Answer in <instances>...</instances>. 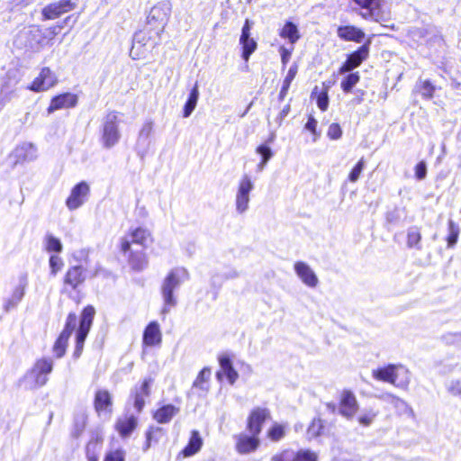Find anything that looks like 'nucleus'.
<instances>
[{
	"label": "nucleus",
	"mask_w": 461,
	"mask_h": 461,
	"mask_svg": "<svg viewBox=\"0 0 461 461\" xmlns=\"http://www.w3.org/2000/svg\"><path fill=\"white\" fill-rule=\"evenodd\" d=\"M211 375L212 369L208 366L203 367L194 380L193 387L202 391H208Z\"/></svg>",
	"instance_id": "nucleus-38"
},
{
	"label": "nucleus",
	"mask_w": 461,
	"mask_h": 461,
	"mask_svg": "<svg viewBox=\"0 0 461 461\" xmlns=\"http://www.w3.org/2000/svg\"><path fill=\"white\" fill-rule=\"evenodd\" d=\"M24 291H25V285H17L14 290V297L16 299V300H21L22 297L23 296L24 294Z\"/></svg>",
	"instance_id": "nucleus-57"
},
{
	"label": "nucleus",
	"mask_w": 461,
	"mask_h": 461,
	"mask_svg": "<svg viewBox=\"0 0 461 461\" xmlns=\"http://www.w3.org/2000/svg\"><path fill=\"white\" fill-rule=\"evenodd\" d=\"M326 406L332 411L336 410V404L333 402H328Z\"/></svg>",
	"instance_id": "nucleus-61"
},
{
	"label": "nucleus",
	"mask_w": 461,
	"mask_h": 461,
	"mask_svg": "<svg viewBox=\"0 0 461 461\" xmlns=\"http://www.w3.org/2000/svg\"><path fill=\"white\" fill-rule=\"evenodd\" d=\"M272 461H295V451L290 448L284 449L274 455Z\"/></svg>",
	"instance_id": "nucleus-52"
},
{
	"label": "nucleus",
	"mask_w": 461,
	"mask_h": 461,
	"mask_svg": "<svg viewBox=\"0 0 461 461\" xmlns=\"http://www.w3.org/2000/svg\"><path fill=\"white\" fill-rule=\"evenodd\" d=\"M338 408L339 413L348 420H351L357 414L359 404L355 393L351 390L344 389L340 392Z\"/></svg>",
	"instance_id": "nucleus-16"
},
{
	"label": "nucleus",
	"mask_w": 461,
	"mask_h": 461,
	"mask_svg": "<svg viewBox=\"0 0 461 461\" xmlns=\"http://www.w3.org/2000/svg\"><path fill=\"white\" fill-rule=\"evenodd\" d=\"M171 13L170 5L159 2L154 5L146 18V24L160 32H164Z\"/></svg>",
	"instance_id": "nucleus-9"
},
{
	"label": "nucleus",
	"mask_w": 461,
	"mask_h": 461,
	"mask_svg": "<svg viewBox=\"0 0 461 461\" xmlns=\"http://www.w3.org/2000/svg\"><path fill=\"white\" fill-rule=\"evenodd\" d=\"M279 51H280V55H281L282 64L284 66H285L288 63V61H289V59L291 58L293 48L291 50H288V49H286V48L282 46L279 49Z\"/></svg>",
	"instance_id": "nucleus-56"
},
{
	"label": "nucleus",
	"mask_w": 461,
	"mask_h": 461,
	"mask_svg": "<svg viewBox=\"0 0 461 461\" xmlns=\"http://www.w3.org/2000/svg\"><path fill=\"white\" fill-rule=\"evenodd\" d=\"M67 20H68V17H66V19H64V22L62 23L64 24V23L67 22Z\"/></svg>",
	"instance_id": "nucleus-64"
},
{
	"label": "nucleus",
	"mask_w": 461,
	"mask_h": 461,
	"mask_svg": "<svg viewBox=\"0 0 461 461\" xmlns=\"http://www.w3.org/2000/svg\"><path fill=\"white\" fill-rule=\"evenodd\" d=\"M415 177L418 180H422L426 177L427 175V164L425 161L421 160L416 164L414 167Z\"/></svg>",
	"instance_id": "nucleus-55"
},
{
	"label": "nucleus",
	"mask_w": 461,
	"mask_h": 461,
	"mask_svg": "<svg viewBox=\"0 0 461 461\" xmlns=\"http://www.w3.org/2000/svg\"><path fill=\"white\" fill-rule=\"evenodd\" d=\"M377 416V411L373 410L366 411L357 417V421L364 427L370 426Z\"/></svg>",
	"instance_id": "nucleus-50"
},
{
	"label": "nucleus",
	"mask_w": 461,
	"mask_h": 461,
	"mask_svg": "<svg viewBox=\"0 0 461 461\" xmlns=\"http://www.w3.org/2000/svg\"><path fill=\"white\" fill-rule=\"evenodd\" d=\"M153 241L151 231L142 226L131 228L127 234L121 238L119 250L126 258L132 271L141 272L148 267L149 258L144 249Z\"/></svg>",
	"instance_id": "nucleus-2"
},
{
	"label": "nucleus",
	"mask_w": 461,
	"mask_h": 461,
	"mask_svg": "<svg viewBox=\"0 0 461 461\" xmlns=\"http://www.w3.org/2000/svg\"><path fill=\"white\" fill-rule=\"evenodd\" d=\"M162 343V332L158 321H152L144 328L142 334V351L146 348L159 347Z\"/></svg>",
	"instance_id": "nucleus-17"
},
{
	"label": "nucleus",
	"mask_w": 461,
	"mask_h": 461,
	"mask_svg": "<svg viewBox=\"0 0 461 461\" xmlns=\"http://www.w3.org/2000/svg\"><path fill=\"white\" fill-rule=\"evenodd\" d=\"M304 129L314 136V140L320 135L317 131V121L312 114L308 115Z\"/></svg>",
	"instance_id": "nucleus-54"
},
{
	"label": "nucleus",
	"mask_w": 461,
	"mask_h": 461,
	"mask_svg": "<svg viewBox=\"0 0 461 461\" xmlns=\"http://www.w3.org/2000/svg\"><path fill=\"white\" fill-rule=\"evenodd\" d=\"M359 9L364 12L361 16L367 20L378 14L381 9V0H351Z\"/></svg>",
	"instance_id": "nucleus-28"
},
{
	"label": "nucleus",
	"mask_w": 461,
	"mask_h": 461,
	"mask_svg": "<svg viewBox=\"0 0 461 461\" xmlns=\"http://www.w3.org/2000/svg\"><path fill=\"white\" fill-rule=\"evenodd\" d=\"M58 83V78L55 73L49 67L41 68L38 76L27 86L26 89L40 93L47 91Z\"/></svg>",
	"instance_id": "nucleus-13"
},
{
	"label": "nucleus",
	"mask_w": 461,
	"mask_h": 461,
	"mask_svg": "<svg viewBox=\"0 0 461 461\" xmlns=\"http://www.w3.org/2000/svg\"><path fill=\"white\" fill-rule=\"evenodd\" d=\"M375 380L388 383L398 388H407L410 384V373L402 365L388 364L372 371Z\"/></svg>",
	"instance_id": "nucleus-5"
},
{
	"label": "nucleus",
	"mask_w": 461,
	"mask_h": 461,
	"mask_svg": "<svg viewBox=\"0 0 461 461\" xmlns=\"http://www.w3.org/2000/svg\"><path fill=\"white\" fill-rule=\"evenodd\" d=\"M203 440L198 430L194 429L190 432L187 444L176 455V460L191 457L197 454L203 447Z\"/></svg>",
	"instance_id": "nucleus-22"
},
{
	"label": "nucleus",
	"mask_w": 461,
	"mask_h": 461,
	"mask_svg": "<svg viewBox=\"0 0 461 461\" xmlns=\"http://www.w3.org/2000/svg\"><path fill=\"white\" fill-rule=\"evenodd\" d=\"M272 419L271 411L266 407L252 408L246 419V429L258 436L262 433L265 424Z\"/></svg>",
	"instance_id": "nucleus-10"
},
{
	"label": "nucleus",
	"mask_w": 461,
	"mask_h": 461,
	"mask_svg": "<svg viewBox=\"0 0 461 461\" xmlns=\"http://www.w3.org/2000/svg\"><path fill=\"white\" fill-rule=\"evenodd\" d=\"M77 103L78 97L76 94L70 92L59 94L51 97L50 104L47 107V113H52L57 110L73 108L77 106Z\"/></svg>",
	"instance_id": "nucleus-20"
},
{
	"label": "nucleus",
	"mask_w": 461,
	"mask_h": 461,
	"mask_svg": "<svg viewBox=\"0 0 461 461\" xmlns=\"http://www.w3.org/2000/svg\"><path fill=\"white\" fill-rule=\"evenodd\" d=\"M289 430V427L286 423H281L275 421L266 431V438L270 442H279L284 439Z\"/></svg>",
	"instance_id": "nucleus-31"
},
{
	"label": "nucleus",
	"mask_w": 461,
	"mask_h": 461,
	"mask_svg": "<svg viewBox=\"0 0 461 461\" xmlns=\"http://www.w3.org/2000/svg\"><path fill=\"white\" fill-rule=\"evenodd\" d=\"M77 0H59L50 3L41 9L43 21L55 20L62 14L71 12L77 7Z\"/></svg>",
	"instance_id": "nucleus-14"
},
{
	"label": "nucleus",
	"mask_w": 461,
	"mask_h": 461,
	"mask_svg": "<svg viewBox=\"0 0 461 461\" xmlns=\"http://www.w3.org/2000/svg\"><path fill=\"white\" fill-rule=\"evenodd\" d=\"M86 427V419H77L75 420L73 423V428L70 433L71 438L77 439L80 438Z\"/></svg>",
	"instance_id": "nucleus-49"
},
{
	"label": "nucleus",
	"mask_w": 461,
	"mask_h": 461,
	"mask_svg": "<svg viewBox=\"0 0 461 461\" xmlns=\"http://www.w3.org/2000/svg\"><path fill=\"white\" fill-rule=\"evenodd\" d=\"M323 89L318 92V86H315L312 92L311 97L316 99L319 109L325 112L329 108V88L330 86L325 82L322 83Z\"/></svg>",
	"instance_id": "nucleus-34"
},
{
	"label": "nucleus",
	"mask_w": 461,
	"mask_h": 461,
	"mask_svg": "<svg viewBox=\"0 0 461 461\" xmlns=\"http://www.w3.org/2000/svg\"><path fill=\"white\" fill-rule=\"evenodd\" d=\"M179 413V408L173 404H165L158 407L153 413L152 418L159 424L168 423Z\"/></svg>",
	"instance_id": "nucleus-30"
},
{
	"label": "nucleus",
	"mask_w": 461,
	"mask_h": 461,
	"mask_svg": "<svg viewBox=\"0 0 461 461\" xmlns=\"http://www.w3.org/2000/svg\"><path fill=\"white\" fill-rule=\"evenodd\" d=\"M63 29V23H57L48 27L45 32L38 24H32L29 27L28 39L31 43L34 42L38 49L52 46L55 38Z\"/></svg>",
	"instance_id": "nucleus-7"
},
{
	"label": "nucleus",
	"mask_w": 461,
	"mask_h": 461,
	"mask_svg": "<svg viewBox=\"0 0 461 461\" xmlns=\"http://www.w3.org/2000/svg\"><path fill=\"white\" fill-rule=\"evenodd\" d=\"M289 112H290V105H288V104H287V105H285V106L283 108V110L281 111V113H280V117H281L282 119H283V118H285V117L288 114V113H289Z\"/></svg>",
	"instance_id": "nucleus-59"
},
{
	"label": "nucleus",
	"mask_w": 461,
	"mask_h": 461,
	"mask_svg": "<svg viewBox=\"0 0 461 461\" xmlns=\"http://www.w3.org/2000/svg\"><path fill=\"white\" fill-rule=\"evenodd\" d=\"M337 36L342 41L361 43L366 38L365 32L354 24H341L337 27Z\"/></svg>",
	"instance_id": "nucleus-21"
},
{
	"label": "nucleus",
	"mask_w": 461,
	"mask_h": 461,
	"mask_svg": "<svg viewBox=\"0 0 461 461\" xmlns=\"http://www.w3.org/2000/svg\"><path fill=\"white\" fill-rule=\"evenodd\" d=\"M153 384V378L145 377L140 384L135 385L130 394L133 408L137 412H141L145 407L146 399L150 395V386Z\"/></svg>",
	"instance_id": "nucleus-15"
},
{
	"label": "nucleus",
	"mask_w": 461,
	"mask_h": 461,
	"mask_svg": "<svg viewBox=\"0 0 461 461\" xmlns=\"http://www.w3.org/2000/svg\"><path fill=\"white\" fill-rule=\"evenodd\" d=\"M120 113L117 111H108L104 118L101 127L100 140L105 149H111L119 143L121 132L119 130Z\"/></svg>",
	"instance_id": "nucleus-6"
},
{
	"label": "nucleus",
	"mask_w": 461,
	"mask_h": 461,
	"mask_svg": "<svg viewBox=\"0 0 461 461\" xmlns=\"http://www.w3.org/2000/svg\"><path fill=\"white\" fill-rule=\"evenodd\" d=\"M93 408L98 417H111L113 412V396L106 388L95 390Z\"/></svg>",
	"instance_id": "nucleus-12"
},
{
	"label": "nucleus",
	"mask_w": 461,
	"mask_h": 461,
	"mask_svg": "<svg viewBox=\"0 0 461 461\" xmlns=\"http://www.w3.org/2000/svg\"><path fill=\"white\" fill-rule=\"evenodd\" d=\"M294 270L301 280L310 287H315L318 284V278L312 269L303 261H297L294 264Z\"/></svg>",
	"instance_id": "nucleus-27"
},
{
	"label": "nucleus",
	"mask_w": 461,
	"mask_h": 461,
	"mask_svg": "<svg viewBox=\"0 0 461 461\" xmlns=\"http://www.w3.org/2000/svg\"><path fill=\"white\" fill-rule=\"evenodd\" d=\"M421 231L418 226H411L407 230L406 244L410 249H421Z\"/></svg>",
	"instance_id": "nucleus-37"
},
{
	"label": "nucleus",
	"mask_w": 461,
	"mask_h": 461,
	"mask_svg": "<svg viewBox=\"0 0 461 461\" xmlns=\"http://www.w3.org/2000/svg\"><path fill=\"white\" fill-rule=\"evenodd\" d=\"M199 98V86L198 83L195 82L194 86L192 87L188 98L183 108V117L187 118L191 115L194 110L196 107L197 101Z\"/></svg>",
	"instance_id": "nucleus-36"
},
{
	"label": "nucleus",
	"mask_w": 461,
	"mask_h": 461,
	"mask_svg": "<svg viewBox=\"0 0 461 461\" xmlns=\"http://www.w3.org/2000/svg\"><path fill=\"white\" fill-rule=\"evenodd\" d=\"M447 230L448 234L446 240L447 242V247L452 248L457 242L459 236V227L454 221L449 220L447 221Z\"/></svg>",
	"instance_id": "nucleus-43"
},
{
	"label": "nucleus",
	"mask_w": 461,
	"mask_h": 461,
	"mask_svg": "<svg viewBox=\"0 0 461 461\" xmlns=\"http://www.w3.org/2000/svg\"><path fill=\"white\" fill-rule=\"evenodd\" d=\"M104 443V438L101 435L95 434L92 436L85 446V453L87 461H98L99 453Z\"/></svg>",
	"instance_id": "nucleus-29"
},
{
	"label": "nucleus",
	"mask_w": 461,
	"mask_h": 461,
	"mask_svg": "<svg viewBox=\"0 0 461 461\" xmlns=\"http://www.w3.org/2000/svg\"><path fill=\"white\" fill-rule=\"evenodd\" d=\"M90 192L89 185L86 182L81 181L77 184L66 199V205L71 211L80 207L86 200Z\"/></svg>",
	"instance_id": "nucleus-19"
},
{
	"label": "nucleus",
	"mask_w": 461,
	"mask_h": 461,
	"mask_svg": "<svg viewBox=\"0 0 461 461\" xmlns=\"http://www.w3.org/2000/svg\"><path fill=\"white\" fill-rule=\"evenodd\" d=\"M260 446V436L255 433L240 432L234 436V449L240 456L253 454Z\"/></svg>",
	"instance_id": "nucleus-11"
},
{
	"label": "nucleus",
	"mask_w": 461,
	"mask_h": 461,
	"mask_svg": "<svg viewBox=\"0 0 461 461\" xmlns=\"http://www.w3.org/2000/svg\"><path fill=\"white\" fill-rule=\"evenodd\" d=\"M319 455L317 452L309 449L303 448L295 451V461H318Z\"/></svg>",
	"instance_id": "nucleus-45"
},
{
	"label": "nucleus",
	"mask_w": 461,
	"mask_h": 461,
	"mask_svg": "<svg viewBox=\"0 0 461 461\" xmlns=\"http://www.w3.org/2000/svg\"><path fill=\"white\" fill-rule=\"evenodd\" d=\"M388 397H390L393 402H402L400 398L393 394H388Z\"/></svg>",
	"instance_id": "nucleus-60"
},
{
	"label": "nucleus",
	"mask_w": 461,
	"mask_h": 461,
	"mask_svg": "<svg viewBox=\"0 0 461 461\" xmlns=\"http://www.w3.org/2000/svg\"><path fill=\"white\" fill-rule=\"evenodd\" d=\"M50 274L56 276L63 267L64 263L60 257L58 255H51L49 259Z\"/></svg>",
	"instance_id": "nucleus-51"
},
{
	"label": "nucleus",
	"mask_w": 461,
	"mask_h": 461,
	"mask_svg": "<svg viewBox=\"0 0 461 461\" xmlns=\"http://www.w3.org/2000/svg\"><path fill=\"white\" fill-rule=\"evenodd\" d=\"M103 461H126V452L122 447L110 448L105 451Z\"/></svg>",
	"instance_id": "nucleus-42"
},
{
	"label": "nucleus",
	"mask_w": 461,
	"mask_h": 461,
	"mask_svg": "<svg viewBox=\"0 0 461 461\" xmlns=\"http://www.w3.org/2000/svg\"><path fill=\"white\" fill-rule=\"evenodd\" d=\"M278 35L288 41L290 44L296 43L301 39V33L297 25L292 21H286L279 29Z\"/></svg>",
	"instance_id": "nucleus-32"
},
{
	"label": "nucleus",
	"mask_w": 461,
	"mask_h": 461,
	"mask_svg": "<svg viewBox=\"0 0 461 461\" xmlns=\"http://www.w3.org/2000/svg\"><path fill=\"white\" fill-rule=\"evenodd\" d=\"M419 92L423 98L431 99L434 96L435 86L429 80H424L419 85Z\"/></svg>",
	"instance_id": "nucleus-47"
},
{
	"label": "nucleus",
	"mask_w": 461,
	"mask_h": 461,
	"mask_svg": "<svg viewBox=\"0 0 461 461\" xmlns=\"http://www.w3.org/2000/svg\"><path fill=\"white\" fill-rule=\"evenodd\" d=\"M358 95L354 98V102L357 104H361L364 101L365 91L358 90Z\"/></svg>",
	"instance_id": "nucleus-58"
},
{
	"label": "nucleus",
	"mask_w": 461,
	"mask_h": 461,
	"mask_svg": "<svg viewBox=\"0 0 461 461\" xmlns=\"http://www.w3.org/2000/svg\"><path fill=\"white\" fill-rule=\"evenodd\" d=\"M52 360L50 357H41L35 361L31 373L34 376L37 384L43 385L47 383V375L52 372Z\"/></svg>",
	"instance_id": "nucleus-23"
},
{
	"label": "nucleus",
	"mask_w": 461,
	"mask_h": 461,
	"mask_svg": "<svg viewBox=\"0 0 461 461\" xmlns=\"http://www.w3.org/2000/svg\"><path fill=\"white\" fill-rule=\"evenodd\" d=\"M219 364L221 371L226 375L228 382L230 384H233L238 380L239 374L234 369L230 358L226 355H222L219 357Z\"/></svg>",
	"instance_id": "nucleus-35"
},
{
	"label": "nucleus",
	"mask_w": 461,
	"mask_h": 461,
	"mask_svg": "<svg viewBox=\"0 0 461 461\" xmlns=\"http://www.w3.org/2000/svg\"><path fill=\"white\" fill-rule=\"evenodd\" d=\"M163 33L153 27L145 23V25L135 32L130 55L133 59H140L145 56L146 52L156 47Z\"/></svg>",
	"instance_id": "nucleus-4"
},
{
	"label": "nucleus",
	"mask_w": 461,
	"mask_h": 461,
	"mask_svg": "<svg viewBox=\"0 0 461 461\" xmlns=\"http://www.w3.org/2000/svg\"><path fill=\"white\" fill-rule=\"evenodd\" d=\"M95 313V308L92 304H87L80 312L79 319L73 312L67 315L63 330L52 346V352L56 358H61L66 355L69 338L74 331L76 332L75 348L72 356L75 359L81 357Z\"/></svg>",
	"instance_id": "nucleus-1"
},
{
	"label": "nucleus",
	"mask_w": 461,
	"mask_h": 461,
	"mask_svg": "<svg viewBox=\"0 0 461 461\" xmlns=\"http://www.w3.org/2000/svg\"><path fill=\"white\" fill-rule=\"evenodd\" d=\"M138 427V419L133 414L119 417L114 423V429L122 438H129Z\"/></svg>",
	"instance_id": "nucleus-25"
},
{
	"label": "nucleus",
	"mask_w": 461,
	"mask_h": 461,
	"mask_svg": "<svg viewBox=\"0 0 461 461\" xmlns=\"http://www.w3.org/2000/svg\"><path fill=\"white\" fill-rule=\"evenodd\" d=\"M256 152L261 156L260 167H264L272 158L273 152L267 144H260L256 148Z\"/></svg>",
	"instance_id": "nucleus-48"
},
{
	"label": "nucleus",
	"mask_w": 461,
	"mask_h": 461,
	"mask_svg": "<svg viewBox=\"0 0 461 461\" xmlns=\"http://www.w3.org/2000/svg\"><path fill=\"white\" fill-rule=\"evenodd\" d=\"M179 279L174 272L166 276L162 285V294L167 305H175L176 300L173 296L174 290L178 286Z\"/></svg>",
	"instance_id": "nucleus-26"
},
{
	"label": "nucleus",
	"mask_w": 461,
	"mask_h": 461,
	"mask_svg": "<svg viewBox=\"0 0 461 461\" xmlns=\"http://www.w3.org/2000/svg\"><path fill=\"white\" fill-rule=\"evenodd\" d=\"M87 278V270L83 266L69 267L62 277L60 293L79 304L83 298L82 289Z\"/></svg>",
	"instance_id": "nucleus-3"
},
{
	"label": "nucleus",
	"mask_w": 461,
	"mask_h": 461,
	"mask_svg": "<svg viewBox=\"0 0 461 461\" xmlns=\"http://www.w3.org/2000/svg\"><path fill=\"white\" fill-rule=\"evenodd\" d=\"M100 270L99 269H95V271L93 273V276H96L98 274H99ZM101 272H104L103 270H101Z\"/></svg>",
	"instance_id": "nucleus-63"
},
{
	"label": "nucleus",
	"mask_w": 461,
	"mask_h": 461,
	"mask_svg": "<svg viewBox=\"0 0 461 461\" xmlns=\"http://www.w3.org/2000/svg\"><path fill=\"white\" fill-rule=\"evenodd\" d=\"M252 23L246 19L241 29V34L240 37V44L241 46V58L248 61L250 56L258 48L257 41L250 38V30Z\"/></svg>",
	"instance_id": "nucleus-18"
},
{
	"label": "nucleus",
	"mask_w": 461,
	"mask_h": 461,
	"mask_svg": "<svg viewBox=\"0 0 461 461\" xmlns=\"http://www.w3.org/2000/svg\"><path fill=\"white\" fill-rule=\"evenodd\" d=\"M366 166V159L362 157L357 164L352 167L348 176V180L351 183H355L360 177V175Z\"/></svg>",
	"instance_id": "nucleus-46"
},
{
	"label": "nucleus",
	"mask_w": 461,
	"mask_h": 461,
	"mask_svg": "<svg viewBox=\"0 0 461 461\" xmlns=\"http://www.w3.org/2000/svg\"><path fill=\"white\" fill-rule=\"evenodd\" d=\"M325 431V420L320 417L313 418L307 427V436L310 438H316Z\"/></svg>",
	"instance_id": "nucleus-39"
},
{
	"label": "nucleus",
	"mask_w": 461,
	"mask_h": 461,
	"mask_svg": "<svg viewBox=\"0 0 461 461\" xmlns=\"http://www.w3.org/2000/svg\"><path fill=\"white\" fill-rule=\"evenodd\" d=\"M348 74L341 80L340 88L345 94L352 92L353 87L360 81L358 72H348Z\"/></svg>",
	"instance_id": "nucleus-41"
},
{
	"label": "nucleus",
	"mask_w": 461,
	"mask_h": 461,
	"mask_svg": "<svg viewBox=\"0 0 461 461\" xmlns=\"http://www.w3.org/2000/svg\"><path fill=\"white\" fill-rule=\"evenodd\" d=\"M221 375H222L221 372H217L216 376H217L218 380H221Z\"/></svg>",
	"instance_id": "nucleus-62"
},
{
	"label": "nucleus",
	"mask_w": 461,
	"mask_h": 461,
	"mask_svg": "<svg viewBox=\"0 0 461 461\" xmlns=\"http://www.w3.org/2000/svg\"><path fill=\"white\" fill-rule=\"evenodd\" d=\"M298 67L296 64H294L290 67L288 69V72L283 81L282 87L280 89V92L278 94V99L280 101H283L285 96L287 95L288 90L290 88L292 81L294 79L296 74H297Z\"/></svg>",
	"instance_id": "nucleus-40"
},
{
	"label": "nucleus",
	"mask_w": 461,
	"mask_h": 461,
	"mask_svg": "<svg viewBox=\"0 0 461 461\" xmlns=\"http://www.w3.org/2000/svg\"><path fill=\"white\" fill-rule=\"evenodd\" d=\"M370 45L371 39L368 38L362 45L347 54L345 61L339 68V73L351 72L367 60L370 55Z\"/></svg>",
	"instance_id": "nucleus-8"
},
{
	"label": "nucleus",
	"mask_w": 461,
	"mask_h": 461,
	"mask_svg": "<svg viewBox=\"0 0 461 461\" xmlns=\"http://www.w3.org/2000/svg\"><path fill=\"white\" fill-rule=\"evenodd\" d=\"M253 188V184L248 176H243L238 188L236 206L240 212L247 210L249 201V194Z\"/></svg>",
	"instance_id": "nucleus-24"
},
{
	"label": "nucleus",
	"mask_w": 461,
	"mask_h": 461,
	"mask_svg": "<svg viewBox=\"0 0 461 461\" xmlns=\"http://www.w3.org/2000/svg\"><path fill=\"white\" fill-rule=\"evenodd\" d=\"M166 436V430L158 426H149L145 431V442L143 448L149 449L151 446L158 444Z\"/></svg>",
	"instance_id": "nucleus-33"
},
{
	"label": "nucleus",
	"mask_w": 461,
	"mask_h": 461,
	"mask_svg": "<svg viewBox=\"0 0 461 461\" xmlns=\"http://www.w3.org/2000/svg\"><path fill=\"white\" fill-rule=\"evenodd\" d=\"M45 249L47 252L59 253L63 249V246L59 239L51 234H47L45 237Z\"/></svg>",
	"instance_id": "nucleus-44"
},
{
	"label": "nucleus",
	"mask_w": 461,
	"mask_h": 461,
	"mask_svg": "<svg viewBox=\"0 0 461 461\" xmlns=\"http://www.w3.org/2000/svg\"><path fill=\"white\" fill-rule=\"evenodd\" d=\"M327 136L329 139L332 140H336L341 138L342 130L340 125L338 122H332L330 124L327 131Z\"/></svg>",
	"instance_id": "nucleus-53"
}]
</instances>
